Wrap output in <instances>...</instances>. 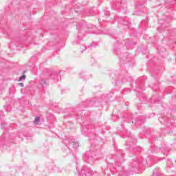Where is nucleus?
I'll return each instance as SVG.
<instances>
[{"label":"nucleus","instance_id":"f257e3e1","mask_svg":"<svg viewBox=\"0 0 176 176\" xmlns=\"http://www.w3.org/2000/svg\"><path fill=\"white\" fill-rule=\"evenodd\" d=\"M96 153L93 151V150H90L89 151H87L83 156L84 162L87 163H89V164H93L96 159Z\"/></svg>","mask_w":176,"mask_h":176},{"label":"nucleus","instance_id":"f03ea898","mask_svg":"<svg viewBox=\"0 0 176 176\" xmlns=\"http://www.w3.org/2000/svg\"><path fill=\"white\" fill-rule=\"evenodd\" d=\"M79 175L91 176L93 175V170L85 166L81 168L80 172L78 171Z\"/></svg>","mask_w":176,"mask_h":176},{"label":"nucleus","instance_id":"7ed1b4c3","mask_svg":"<svg viewBox=\"0 0 176 176\" xmlns=\"http://www.w3.org/2000/svg\"><path fill=\"white\" fill-rule=\"evenodd\" d=\"M140 166H141V161L140 160H137L132 162V170L133 171V173H138V172H137V170L140 168Z\"/></svg>","mask_w":176,"mask_h":176},{"label":"nucleus","instance_id":"20e7f679","mask_svg":"<svg viewBox=\"0 0 176 176\" xmlns=\"http://www.w3.org/2000/svg\"><path fill=\"white\" fill-rule=\"evenodd\" d=\"M50 79L54 80V82H58L61 79V76L58 72H53L50 75Z\"/></svg>","mask_w":176,"mask_h":176},{"label":"nucleus","instance_id":"39448f33","mask_svg":"<svg viewBox=\"0 0 176 176\" xmlns=\"http://www.w3.org/2000/svg\"><path fill=\"white\" fill-rule=\"evenodd\" d=\"M69 145V146H73V148H78L79 146V143L76 142L75 139H72Z\"/></svg>","mask_w":176,"mask_h":176},{"label":"nucleus","instance_id":"423d86ee","mask_svg":"<svg viewBox=\"0 0 176 176\" xmlns=\"http://www.w3.org/2000/svg\"><path fill=\"white\" fill-rule=\"evenodd\" d=\"M81 132L82 134H86V133H89V129L85 126H82Z\"/></svg>","mask_w":176,"mask_h":176},{"label":"nucleus","instance_id":"0eeeda50","mask_svg":"<svg viewBox=\"0 0 176 176\" xmlns=\"http://www.w3.org/2000/svg\"><path fill=\"white\" fill-rule=\"evenodd\" d=\"M122 161H123V155H118V158L116 160V163L118 164L119 162H122Z\"/></svg>","mask_w":176,"mask_h":176},{"label":"nucleus","instance_id":"6e6552de","mask_svg":"<svg viewBox=\"0 0 176 176\" xmlns=\"http://www.w3.org/2000/svg\"><path fill=\"white\" fill-rule=\"evenodd\" d=\"M40 85L42 88L45 87V86H46V81L45 80H41Z\"/></svg>","mask_w":176,"mask_h":176},{"label":"nucleus","instance_id":"1a4fd4ad","mask_svg":"<svg viewBox=\"0 0 176 176\" xmlns=\"http://www.w3.org/2000/svg\"><path fill=\"white\" fill-rule=\"evenodd\" d=\"M41 120V118L39 117H36L34 120V124H38Z\"/></svg>","mask_w":176,"mask_h":176},{"label":"nucleus","instance_id":"9d476101","mask_svg":"<svg viewBox=\"0 0 176 176\" xmlns=\"http://www.w3.org/2000/svg\"><path fill=\"white\" fill-rule=\"evenodd\" d=\"M23 79H25V75H22L19 78V82H21Z\"/></svg>","mask_w":176,"mask_h":176},{"label":"nucleus","instance_id":"9b49d317","mask_svg":"<svg viewBox=\"0 0 176 176\" xmlns=\"http://www.w3.org/2000/svg\"><path fill=\"white\" fill-rule=\"evenodd\" d=\"M18 85H19V86H20L21 87H24V83H23V82H20V83H19Z\"/></svg>","mask_w":176,"mask_h":176},{"label":"nucleus","instance_id":"f8f14e48","mask_svg":"<svg viewBox=\"0 0 176 176\" xmlns=\"http://www.w3.org/2000/svg\"><path fill=\"white\" fill-rule=\"evenodd\" d=\"M163 154L165 155V156H167L168 155V151H164Z\"/></svg>","mask_w":176,"mask_h":176},{"label":"nucleus","instance_id":"ddd939ff","mask_svg":"<svg viewBox=\"0 0 176 176\" xmlns=\"http://www.w3.org/2000/svg\"><path fill=\"white\" fill-rule=\"evenodd\" d=\"M86 49H87V47L83 45L81 47V50H82V51L86 50Z\"/></svg>","mask_w":176,"mask_h":176},{"label":"nucleus","instance_id":"4468645a","mask_svg":"<svg viewBox=\"0 0 176 176\" xmlns=\"http://www.w3.org/2000/svg\"><path fill=\"white\" fill-rule=\"evenodd\" d=\"M153 174H154V175H155V174H156V170H154V171H153Z\"/></svg>","mask_w":176,"mask_h":176},{"label":"nucleus","instance_id":"2eb2a0df","mask_svg":"<svg viewBox=\"0 0 176 176\" xmlns=\"http://www.w3.org/2000/svg\"><path fill=\"white\" fill-rule=\"evenodd\" d=\"M92 46H93V45H90V47H91Z\"/></svg>","mask_w":176,"mask_h":176}]
</instances>
